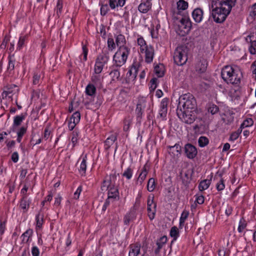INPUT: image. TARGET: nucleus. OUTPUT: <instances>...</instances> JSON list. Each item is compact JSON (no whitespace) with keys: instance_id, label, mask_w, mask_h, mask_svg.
<instances>
[{"instance_id":"nucleus-45","label":"nucleus","mask_w":256,"mask_h":256,"mask_svg":"<svg viewBox=\"0 0 256 256\" xmlns=\"http://www.w3.org/2000/svg\"><path fill=\"white\" fill-rule=\"evenodd\" d=\"M116 43H114V40L112 38H108V50L112 51L114 49L116 48Z\"/></svg>"},{"instance_id":"nucleus-18","label":"nucleus","mask_w":256,"mask_h":256,"mask_svg":"<svg viewBox=\"0 0 256 256\" xmlns=\"http://www.w3.org/2000/svg\"><path fill=\"white\" fill-rule=\"evenodd\" d=\"M31 202V200L28 196H22L20 202V207L22 210L23 212H26Z\"/></svg>"},{"instance_id":"nucleus-58","label":"nucleus","mask_w":256,"mask_h":256,"mask_svg":"<svg viewBox=\"0 0 256 256\" xmlns=\"http://www.w3.org/2000/svg\"><path fill=\"white\" fill-rule=\"evenodd\" d=\"M40 74L38 72H34L33 76L32 83L34 84H38L39 83Z\"/></svg>"},{"instance_id":"nucleus-38","label":"nucleus","mask_w":256,"mask_h":256,"mask_svg":"<svg viewBox=\"0 0 256 256\" xmlns=\"http://www.w3.org/2000/svg\"><path fill=\"white\" fill-rule=\"evenodd\" d=\"M32 230L28 229L26 230L21 236L22 238V242L23 243H26L28 242L30 238L32 236Z\"/></svg>"},{"instance_id":"nucleus-53","label":"nucleus","mask_w":256,"mask_h":256,"mask_svg":"<svg viewBox=\"0 0 256 256\" xmlns=\"http://www.w3.org/2000/svg\"><path fill=\"white\" fill-rule=\"evenodd\" d=\"M110 10L109 6L108 4H102L100 7V14L102 16H105Z\"/></svg>"},{"instance_id":"nucleus-15","label":"nucleus","mask_w":256,"mask_h":256,"mask_svg":"<svg viewBox=\"0 0 256 256\" xmlns=\"http://www.w3.org/2000/svg\"><path fill=\"white\" fill-rule=\"evenodd\" d=\"M242 78V73L239 70H235L232 77L228 80V84L238 86Z\"/></svg>"},{"instance_id":"nucleus-46","label":"nucleus","mask_w":256,"mask_h":256,"mask_svg":"<svg viewBox=\"0 0 256 256\" xmlns=\"http://www.w3.org/2000/svg\"><path fill=\"white\" fill-rule=\"evenodd\" d=\"M155 188V180L154 178H150L149 179L147 189L150 192H152Z\"/></svg>"},{"instance_id":"nucleus-27","label":"nucleus","mask_w":256,"mask_h":256,"mask_svg":"<svg viewBox=\"0 0 256 256\" xmlns=\"http://www.w3.org/2000/svg\"><path fill=\"white\" fill-rule=\"evenodd\" d=\"M126 3V0H109V6L114 10L116 7H122Z\"/></svg>"},{"instance_id":"nucleus-25","label":"nucleus","mask_w":256,"mask_h":256,"mask_svg":"<svg viewBox=\"0 0 256 256\" xmlns=\"http://www.w3.org/2000/svg\"><path fill=\"white\" fill-rule=\"evenodd\" d=\"M116 43V46L119 48L128 47L126 46V40L125 36L122 34H119L115 36Z\"/></svg>"},{"instance_id":"nucleus-17","label":"nucleus","mask_w":256,"mask_h":256,"mask_svg":"<svg viewBox=\"0 0 256 256\" xmlns=\"http://www.w3.org/2000/svg\"><path fill=\"white\" fill-rule=\"evenodd\" d=\"M138 72V68L137 66L132 64V68L126 74V80L128 82H130L131 81H134L136 77Z\"/></svg>"},{"instance_id":"nucleus-10","label":"nucleus","mask_w":256,"mask_h":256,"mask_svg":"<svg viewBox=\"0 0 256 256\" xmlns=\"http://www.w3.org/2000/svg\"><path fill=\"white\" fill-rule=\"evenodd\" d=\"M184 148V154L188 159L192 160L198 154L196 148L190 143L186 144Z\"/></svg>"},{"instance_id":"nucleus-63","label":"nucleus","mask_w":256,"mask_h":256,"mask_svg":"<svg viewBox=\"0 0 256 256\" xmlns=\"http://www.w3.org/2000/svg\"><path fill=\"white\" fill-rule=\"evenodd\" d=\"M82 191V186H80L74 194V198L76 200H78L79 198L80 195Z\"/></svg>"},{"instance_id":"nucleus-8","label":"nucleus","mask_w":256,"mask_h":256,"mask_svg":"<svg viewBox=\"0 0 256 256\" xmlns=\"http://www.w3.org/2000/svg\"><path fill=\"white\" fill-rule=\"evenodd\" d=\"M4 88V91L2 94L3 99L8 96L10 98L14 94H18L19 92L18 86L14 84H8Z\"/></svg>"},{"instance_id":"nucleus-52","label":"nucleus","mask_w":256,"mask_h":256,"mask_svg":"<svg viewBox=\"0 0 256 256\" xmlns=\"http://www.w3.org/2000/svg\"><path fill=\"white\" fill-rule=\"evenodd\" d=\"M157 81L158 79L156 78H154L150 80V91H154L156 90L157 87Z\"/></svg>"},{"instance_id":"nucleus-11","label":"nucleus","mask_w":256,"mask_h":256,"mask_svg":"<svg viewBox=\"0 0 256 256\" xmlns=\"http://www.w3.org/2000/svg\"><path fill=\"white\" fill-rule=\"evenodd\" d=\"M188 7V3L184 0H179L177 2V12H174L172 15V18L174 20H178V16H182L180 10H186Z\"/></svg>"},{"instance_id":"nucleus-61","label":"nucleus","mask_w":256,"mask_h":256,"mask_svg":"<svg viewBox=\"0 0 256 256\" xmlns=\"http://www.w3.org/2000/svg\"><path fill=\"white\" fill-rule=\"evenodd\" d=\"M168 109L160 108L159 111V116L162 120H164L167 114Z\"/></svg>"},{"instance_id":"nucleus-29","label":"nucleus","mask_w":256,"mask_h":256,"mask_svg":"<svg viewBox=\"0 0 256 256\" xmlns=\"http://www.w3.org/2000/svg\"><path fill=\"white\" fill-rule=\"evenodd\" d=\"M26 116L25 114H22L20 115H17L14 117V122L12 126L13 128L18 127L20 126L22 121L25 119Z\"/></svg>"},{"instance_id":"nucleus-19","label":"nucleus","mask_w":256,"mask_h":256,"mask_svg":"<svg viewBox=\"0 0 256 256\" xmlns=\"http://www.w3.org/2000/svg\"><path fill=\"white\" fill-rule=\"evenodd\" d=\"M168 152L170 154L173 156H178L180 155L182 152V147L179 144H176L174 146H167Z\"/></svg>"},{"instance_id":"nucleus-1","label":"nucleus","mask_w":256,"mask_h":256,"mask_svg":"<svg viewBox=\"0 0 256 256\" xmlns=\"http://www.w3.org/2000/svg\"><path fill=\"white\" fill-rule=\"evenodd\" d=\"M209 8L214 20L218 24L224 22L232 9L220 5L214 6L212 7V3L211 6H209Z\"/></svg>"},{"instance_id":"nucleus-24","label":"nucleus","mask_w":256,"mask_h":256,"mask_svg":"<svg viewBox=\"0 0 256 256\" xmlns=\"http://www.w3.org/2000/svg\"><path fill=\"white\" fill-rule=\"evenodd\" d=\"M152 4L142 0V2L138 6L140 12L144 14L146 13L152 8Z\"/></svg>"},{"instance_id":"nucleus-64","label":"nucleus","mask_w":256,"mask_h":256,"mask_svg":"<svg viewBox=\"0 0 256 256\" xmlns=\"http://www.w3.org/2000/svg\"><path fill=\"white\" fill-rule=\"evenodd\" d=\"M32 256H39L40 250L37 246H34L32 247Z\"/></svg>"},{"instance_id":"nucleus-40","label":"nucleus","mask_w":256,"mask_h":256,"mask_svg":"<svg viewBox=\"0 0 256 256\" xmlns=\"http://www.w3.org/2000/svg\"><path fill=\"white\" fill-rule=\"evenodd\" d=\"M209 143V140L208 139L204 136H201L199 138L198 140V146L201 147L203 148L208 145Z\"/></svg>"},{"instance_id":"nucleus-20","label":"nucleus","mask_w":256,"mask_h":256,"mask_svg":"<svg viewBox=\"0 0 256 256\" xmlns=\"http://www.w3.org/2000/svg\"><path fill=\"white\" fill-rule=\"evenodd\" d=\"M141 245L140 242H136L134 244H130V250L129 256H138L140 254Z\"/></svg>"},{"instance_id":"nucleus-42","label":"nucleus","mask_w":256,"mask_h":256,"mask_svg":"<svg viewBox=\"0 0 256 256\" xmlns=\"http://www.w3.org/2000/svg\"><path fill=\"white\" fill-rule=\"evenodd\" d=\"M208 112L214 115L219 112V108L216 104H210L208 108Z\"/></svg>"},{"instance_id":"nucleus-31","label":"nucleus","mask_w":256,"mask_h":256,"mask_svg":"<svg viewBox=\"0 0 256 256\" xmlns=\"http://www.w3.org/2000/svg\"><path fill=\"white\" fill-rule=\"evenodd\" d=\"M44 214H42L40 212H39L38 213L36 216V228L40 229L42 228V226L43 224L44 220Z\"/></svg>"},{"instance_id":"nucleus-7","label":"nucleus","mask_w":256,"mask_h":256,"mask_svg":"<svg viewBox=\"0 0 256 256\" xmlns=\"http://www.w3.org/2000/svg\"><path fill=\"white\" fill-rule=\"evenodd\" d=\"M146 98L144 96H139L135 110L136 120L140 124L144 110L146 106Z\"/></svg>"},{"instance_id":"nucleus-37","label":"nucleus","mask_w":256,"mask_h":256,"mask_svg":"<svg viewBox=\"0 0 256 256\" xmlns=\"http://www.w3.org/2000/svg\"><path fill=\"white\" fill-rule=\"evenodd\" d=\"M242 252H246L250 256H252L254 254V250H253V245L251 242H246V246L244 248Z\"/></svg>"},{"instance_id":"nucleus-26","label":"nucleus","mask_w":256,"mask_h":256,"mask_svg":"<svg viewBox=\"0 0 256 256\" xmlns=\"http://www.w3.org/2000/svg\"><path fill=\"white\" fill-rule=\"evenodd\" d=\"M86 160L87 156L85 155L82 158V160L80 164V166L78 169L79 172L82 176H86Z\"/></svg>"},{"instance_id":"nucleus-60","label":"nucleus","mask_w":256,"mask_h":256,"mask_svg":"<svg viewBox=\"0 0 256 256\" xmlns=\"http://www.w3.org/2000/svg\"><path fill=\"white\" fill-rule=\"evenodd\" d=\"M195 196H196V200L194 202H196L200 204H202L204 202V198L203 196H202V195L198 196V195L196 194Z\"/></svg>"},{"instance_id":"nucleus-5","label":"nucleus","mask_w":256,"mask_h":256,"mask_svg":"<svg viewBox=\"0 0 256 256\" xmlns=\"http://www.w3.org/2000/svg\"><path fill=\"white\" fill-rule=\"evenodd\" d=\"M180 24H178V30L180 31L179 34L184 36L189 33L190 32L192 24L188 17L186 15H182L179 16Z\"/></svg>"},{"instance_id":"nucleus-16","label":"nucleus","mask_w":256,"mask_h":256,"mask_svg":"<svg viewBox=\"0 0 256 256\" xmlns=\"http://www.w3.org/2000/svg\"><path fill=\"white\" fill-rule=\"evenodd\" d=\"M145 48V61L147 63H150L152 62L154 56V48L151 46H146Z\"/></svg>"},{"instance_id":"nucleus-39","label":"nucleus","mask_w":256,"mask_h":256,"mask_svg":"<svg viewBox=\"0 0 256 256\" xmlns=\"http://www.w3.org/2000/svg\"><path fill=\"white\" fill-rule=\"evenodd\" d=\"M62 0H58L57 2L56 6L54 9V10L56 12V17L58 18H60V16L62 14Z\"/></svg>"},{"instance_id":"nucleus-33","label":"nucleus","mask_w":256,"mask_h":256,"mask_svg":"<svg viewBox=\"0 0 256 256\" xmlns=\"http://www.w3.org/2000/svg\"><path fill=\"white\" fill-rule=\"evenodd\" d=\"M118 68H112V70L110 73V75L112 78V80L114 81L118 80L120 78V72Z\"/></svg>"},{"instance_id":"nucleus-56","label":"nucleus","mask_w":256,"mask_h":256,"mask_svg":"<svg viewBox=\"0 0 256 256\" xmlns=\"http://www.w3.org/2000/svg\"><path fill=\"white\" fill-rule=\"evenodd\" d=\"M169 102V99L168 98H164L160 102V108L164 109H168V104Z\"/></svg>"},{"instance_id":"nucleus-13","label":"nucleus","mask_w":256,"mask_h":256,"mask_svg":"<svg viewBox=\"0 0 256 256\" xmlns=\"http://www.w3.org/2000/svg\"><path fill=\"white\" fill-rule=\"evenodd\" d=\"M236 0H212V7L214 6H222L232 8L236 3Z\"/></svg>"},{"instance_id":"nucleus-48","label":"nucleus","mask_w":256,"mask_h":256,"mask_svg":"<svg viewBox=\"0 0 256 256\" xmlns=\"http://www.w3.org/2000/svg\"><path fill=\"white\" fill-rule=\"evenodd\" d=\"M133 170L130 167H128L124 170L122 174V176L126 177L128 180H130L132 178Z\"/></svg>"},{"instance_id":"nucleus-49","label":"nucleus","mask_w":256,"mask_h":256,"mask_svg":"<svg viewBox=\"0 0 256 256\" xmlns=\"http://www.w3.org/2000/svg\"><path fill=\"white\" fill-rule=\"evenodd\" d=\"M26 38V36H22L20 37L17 46L18 50H20L24 46Z\"/></svg>"},{"instance_id":"nucleus-44","label":"nucleus","mask_w":256,"mask_h":256,"mask_svg":"<svg viewBox=\"0 0 256 256\" xmlns=\"http://www.w3.org/2000/svg\"><path fill=\"white\" fill-rule=\"evenodd\" d=\"M137 42L138 45L140 46V50L141 52H143L146 46V42L143 38L140 37L138 38Z\"/></svg>"},{"instance_id":"nucleus-51","label":"nucleus","mask_w":256,"mask_h":256,"mask_svg":"<svg viewBox=\"0 0 256 256\" xmlns=\"http://www.w3.org/2000/svg\"><path fill=\"white\" fill-rule=\"evenodd\" d=\"M167 240L168 239L166 236H164L158 240L156 244L157 246L162 248L166 242Z\"/></svg>"},{"instance_id":"nucleus-2","label":"nucleus","mask_w":256,"mask_h":256,"mask_svg":"<svg viewBox=\"0 0 256 256\" xmlns=\"http://www.w3.org/2000/svg\"><path fill=\"white\" fill-rule=\"evenodd\" d=\"M197 104L194 97L190 93L180 96L178 98L177 110H182L196 111Z\"/></svg>"},{"instance_id":"nucleus-9","label":"nucleus","mask_w":256,"mask_h":256,"mask_svg":"<svg viewBox=\"0 0 256 256\" xmlns=\"http://www.w3.org/2000/svg\"><path fill=\"white\" fill-rule=\"evenodd\" d=\"M154 196H149L147 200L148 216L151 220L154 218L156 212V204L154 202Z\"/></svg>"},{"instance_id":"nucleus-28","label":"nucleus","mask_w":256,"mask_h":256,"mask_svg":"<svg viewBox=\"0 0 256 256\" xmlns=\"http://www.w3.org/2000/svg\"><path fill=\"white\" fill-rule=\"evenodd\" d=\"M154 71L156 74L158 78L162 77L164 74V64H160L156 65L154 68Z\"/></svg>"},{"instance_id":"nucleus-30","label":"nucleus","mask_w":256,"mask_h":256,"mask_svg":"<svg viewBox=\"0 0 256 256\" xmlns=\"http://www.w3.org/2000/svg\"><path fill=\"white\" fill-rule=\"evenodd\" d=\"M148 173V171L146 170V166H144L142 168V171L138 176V177L137 179V182H140V184H142V182L146 177Z\"/></svg>"},{"instance_id":"nucleus-43","label":"nucleus","mask_w":256,"mask_h":256,"mask_svg":"<svg viewBox=\"0 0 256 256\" xmlns=\"http://www.w3.org/2000/svg\"><path fill=\"white\" fill-rule=\"evenodd\" d=\"M132 124V118L130 116L125 118L124 120L123 130L128 132L129 130L130 125Z\"/></svg>"},{"instance_id":"nucleus-34","label":"nucleus","mask_w":256,"mask_h":256,"mask_svg":"<svg viewBox=\"0 0 256 256\" xmlns=\"http://www.w3.org/2000/svg\"><path fill=\"white\" fill-rule=\"evenodd\" d=\"M96 93V88L94 84H89L87 85L86 88V94L89 96H94Z\"/></svg>"},{"instance_id":"nucleus-23","label":"nucleus","mask_w":256,"mask_h":256,"mask_svg":"<svg viewBox=\"0 0 256 256\" xmlns=\"http://www.w3.org/2000/svg\"><path fill=\"white\" fill-rule=\"evenodd\" d=\"M116 140L117 134H111L104 141V148L106 150H108Z\"/></svg>"},{"instance_id":"nucleus-57","label":"nucleus","mask_w":256,"mask_h":256,"mask_svg":"<svg viewBox=\"0 0 256 256\" xmlns=\"http://www.w3.org/2000/svg\"><path fill=\"white\" fill-rule=\"evenodd\" d=\"M182 182L186 186H188L190 183V180L188 177V174L185 173L184 176L182 178Z\"/></svg>"},{"instance_id":"nucleus-6","label":"nucleus","mask_w":256,"mask_h":256,"mask_svg":"<svg viewBox=\"0 0 256 256\" xmlns=\"http://www.w3.org/2000/svg\"><path fill=\"white\" fill-rule=\"evenodd\" d=\"M176 114L178 118L187 124L193 123L196 118L195 111L182 110V109H180L176 110Z\"/></svg>"},{"instance_id":"nucleus-21","label":"nucleus","mask_w":256,"mask_h":256,"mask_svg":"<svg viewBox=\"0 0 256 256\" xmlns=\"http://www.w3.org/2000/svg\"><path fill=\"white\" fill-rule=\"evenodd\" d=\"M108 190V199L113 198L118 200L119 198V192L118 188L115 187L114 185L110 187Z\"/></svg>"},{"instance_id":"nucleus-59","label":"nucleus","mask_w":256,"mask_h":256,"mask_svg":"<svg viewBox=\"0 0 256 256\" xmlns=\"http://www.w3.org/2000/svg\"><path fill=\"white\" fill-rule=\"evenodd\" d=\"M83 55V60L86 62L87 60V56L88 54V49L86 45H83L82 47Z\"/></svg>"},{"instance_id":"nucleus-50","label":"nucleus","mask_w":256,"mask_h":256,"mask_svg":"<svg viewBox=\"0 0 256 256\" xmlns=\"http://www.w3.org/2000/svg\"><path fill=\"white\" fill-rule=\"evenodd\" d=\"M80 119V114L79 112L77 111L74 112L70 117V120L75 122L76 123H78Z\"/></svg>"},{"instance_id":"nucleus-62","label":"nucleus","mask_w":256,"mask_h":256,"mask_svg":"<svg viewBox=\"0 0 256 256\" xmlns=\"http://www.w3.org/2000/svg\"><path fill=\"white\" fill-rule=\"evenodd\" d=\"M189 214V212L188 211L184 210L182 212L181 214V216L180 218V220L181 221V222H184L185 220H186V218H188Z\"/></svg>"},{"instance_id":"nucleus-54","label":"nucleus","mask_w":256,"mask_h":256,"mask_svg":"<svg viewBox=\"0 0 256 256\" xmlns=\"http://www.w3.org/2000/svg\"><path fill=\"white\" fill-rule=\"evenodd\" d=\"M104 66L96 62L94 68V73L100 74L102 72Z\"/></svg>"},{"instance_id":"nucleus-22","label":"nucleus","mask_w":256,"mask_h":256,"mask_svg":"<svg viewBox=\"0 0 256 256\" xmlns=\"http://www.w3.org/2000/svg\"><path fill=\"white\" fill-rule=\"evenodd\" d=\"M192 16L196 22H200L202 18L203 11L201 8H196L192 12Z\"/></svg>"},{"instance_id":"nucleus-55","label":"nucleus","mask_w":256,"mask_h":256,"mask_svg":"<svg viewBox=\"0 0 256 256\" xmlns=\"http://www.w3.org/2000/svg\"><path fill=\"white\" fill-rule=\"evenodd\" d=\"M216 188L218 191H221L224 188L225 185L224 184V180L222 178H220V181L216 184Z\"/></svg>"},{"instance_id":"nucleus-36","label":"nucleus","mask_w":256,"mask_h":256,"mask_svg":"<svg viewBox=\"0 0 256 256\" xmlns=\"http://www.w3.org/2000/svg\"><path fill=\"white\" fill-rule=\"evenodd\" d=\"M90 80L93 84L98 86L101 84L102 78L99 74L94 73L92 76Z\"/></svg>"},{"instance_id":"nucleus-47","label":"nucleus","mask_w":256,"mask_h":256,"mask_svg":"<svg viewBox=\"0 0 256 256\" xmlns=\"http://www.w3.org/2000/svg\"><path fill=\"white\" fill-rule=\"evenodd\" d=\"M206 64L205 62H200L196 66V70L200 73H203L206 70Z\"/></svg>"},{"instance_id":"nucleus-3","label":"nucleus","mask_w":256,"mask_h":256,"mask_svg":"<svg viewBox=\"0 0 256 256\" xmlns=\"http://www.w3.org/2000/svg\"><path fill=\"white\" fill-rule=\"evenodd\" d=\"M130 49L128 47H121L118 48L116 52L113 56L112 68H120L123 66L127 60L130 54Z\"/></svg>"},{"instance_id":"nucleus-35","label":"nucleus","mask_w":256,"mask_h":256,"mask_svg":"<svg viewBox=\"0 0 256 256\" xmlns=\"http://www.w3.org/2000/svg\"><path fill=\"white\" fill-rule=\"evenodd\" d=\"M211 183V180H202L198 184V189L202 192L208 188Z\"/></svg>"},{"instance_id":"nucleus-32","label":"nucleus","mask_w":256,"mask_h":256,"mask_svg":"<svg viewBox=\"0 0 256 256\" xmlns=\"http://www.w3.org/2000/svg\"><path fill=\"white\" fill-rule=\"evenodd\" d=\"M179 230L178 228L176 226H172L170 231V236L173 238L171 242V244L177 240L179 236Z\"/></svg>"},{"instance_id":"nucleus-4","label":"nucleus","mask_w":256,"mask_h":256,"mask_svg":"<svg viewBox=\"0 0 256 256\" xmlns=\"http://www.w3.org/2000/svg\"><path fill=\"white\" fill-rule=\"evenodd\" d=\"M188 48L184 45L178 46L174 50L173 58L178 66H183L188 60Z\"/></svg>"},{"instance_id":"nucleus-12","label":"nucleus","mask_w":256,"mask_h":256,"mask_svg":"<svg viewBox=\"0 0 256 256\" xmlns=\"http://www.w3.org/2000/svg\"><path fill=\"white\" fill-rule=\"evenodd\" d=\"M235 69L230 66H226L222 68L221 76L222 79L228 84V80L232 77Z\"/></svg>"},{"instance_id":"nucleus-41","label":"nucleus","mask_w":256,"mask_h":256,"mask_svg":"<svg viewBox=\"0 0 256 256\" xmlns=\"http://www.w3.org/2000/svg\"><path fill=\"white\" fill-rule=\"evenodd\" d=\"M246 226L247 222L246 220L243 218H240L238 226V232H242L244 231V230L246 228Z\"/></svg>"},{"instance_id":"nucleus-14","label":"nucleus","mask_w":256,"mask_h":256,"mask_svg":"<svg viewBox=\"0 0 256 256\" xmlns=\"http://www.w3.org/2000/svg\"><path fill=\"white\" fill-rule=\"evenodd\" d=\"M110 59V54L108 50L106 49L103 50L102 54H100L96 58V62L104 66L106 64Z\"/></svg>"}]
</instances>
